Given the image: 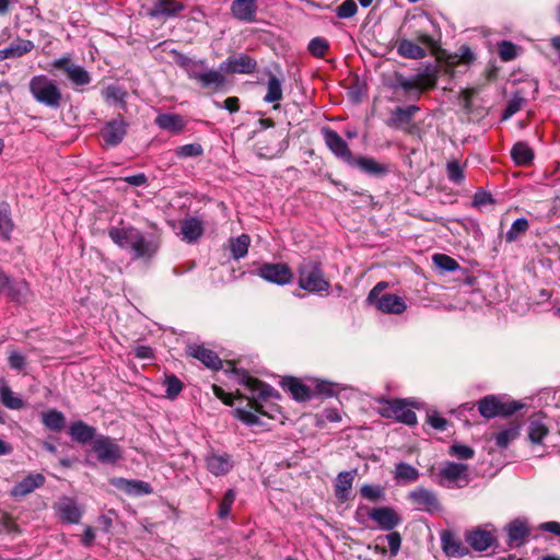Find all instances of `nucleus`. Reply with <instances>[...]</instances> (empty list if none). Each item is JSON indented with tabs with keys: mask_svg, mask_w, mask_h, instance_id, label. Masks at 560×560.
<instances>
[{
	"mask_svg": "<svg viewBox=\"0 0 560 560\" xmlns=\"http://www.w3.org/2000/svg\"><path fill=\"white\" fill-rule=\"evenodd\" d=\"M231 373L235 376L237 383L252 394L250 397H246L249 401V407L261 416L277 419V416L281 413L280 407L277 404L268 402V400H279L281 399V394L271 385L253 377L244 369L233 366Z\"/></svg>",
	"mask_w": 560,
	"mask_h": 560,
	"instance_id": "f257e3e1",
	"label": "nucleus"
},
{
	"mask_svg": "<svg viewBox=\"0 0 560 560\" xmlns=\"http://www.w3.org/2000/svg\"><path fill=\"white\" fill-rule=\"evenodd\" d=\"M108 235L120 248L128 249L135 259H149L153 257L160 248V241L156 236L153 234H143L133 226H113L109 229Z\"/></svg>",
	"mask_w": 560,
	"mask_h": 560,
	"instance_id": "f03ea898",
	"label": "nucleus"
},
{
	"mask_svg": "<svg viewBox=\"0 0 560 560\" xmlns=\"http://www.w3.org/2000/svg\"><path fill=\"white\" fill-rule=\"evenodd\" d=\"M383 406L378 409L381 417L385 419H395L396 421L409 427L417 424V415L407 407L419 408V404L411 399L394 398L381 399Z\"/></svg>",
	"mask_w": 560,
	"mask_h": 560,
	"instance_id": "7ed1b4c3",
	"label": "nucleus"
},
{
	"mask_svg": "<svg viewBox=\"0 0 560 560\" xmlns=\"http://www.w3.org/2000/svg\"><path fill=\"white\" fill-rule=\"evenodd\" d=\"M30 92L34 100L51 109L61 105V91L57 83L46 75H35L30 81Z\"/></svg>",
	"mask_w": 560,
	"mask_h": 560,
	"instance_id": "20e7f679",
	"label": "nucleus"
},
{
	"mask_svg": "<svg viewBox=\"0 0 560 560\" xmlns=\"http://www.w3.org/2000/svg\"><path fill=\"white\" fill-rule=\"evenodd\" d=\"M470 482L467 464L444 462L436 474V483L446 489H463Z\"/></svg>",
	"mask_w": 560,
	"mask_h": 560,
	"instance_id": "39448f33",
	"label": "nucleus"
},
{
	"mask_svg": "<svg viewBox=\"0 0 560 560\" xmlns=\"http://www.w3.org/2000/svg\"><path fill=\"white\" fill-rule=\"evenodd\" d=\"M387 284L388 282H377L370 291L366 302L384 314L399 315L405 312L406 303L402 298L396 294L383 293Z\"/></svg>",
	"mask_w": 560,
	"mask_h": 560,
	"instance_id": "423d86ee",
	"label": "nucleus"
},
{
	"mask_svg": "<svg viewBox=\"0 0 560 560\" xmlns=\"http://www.w3.org/2000/svg\"><path fill=\"white\" fill-rule=\"evenodd\" d=\"M478 411L486 419L495 417H509L523 408V404L517 400L502 401L499 396L487 395L478 400Z\"/></svg>",
	"mask_w": 560,
	"mask_h": 560,
	"instance_id": "0eeeda50",
	"label": "nucleus"
},
{
	"mask_svg": "<svg viewBox=\"0 0 560 560\" xmlns=\"http://www.w3.org/2000/svg\"><path fill=\"white\" fill-rule=\"evenodd\" d=\"M91 446L95 458L103 465L115 466L124 458L121 446L108 435L98 434Z\"/></svg>",
	"mask_w": 560,
	"mask_h": 560,
	"instance_id": "6e6552de",
	"label": "nucleus"
},
{
	"mask_svg": "<svg viewBox=\"0 0 560 560\" xmlns=\"http://www.w3.org/2000/svg\"><path fill=\"white\" fill-rule=\"evenodd\" d=\"M366 515L377 524V527L381 530L384 532L394 530L402 522V517L393 506L366 509Z\"/></svg>",
	"mask_w": 560,
	"mask_h": 560,
	"instance_id": "1a4fd4ad",
	"label": "nucleus"
},
{
	"mask_svg": "<svg viewBox=\"0 0 560 560\" xmlns=\"http://www.w3.org/2000/svg\"><path fill=\"white\" fill-rule=\"evenodd\" d=\"M322 135L327 148L331 153L347 165H350L354 159L348 143L340 137V135L329 127L322 129Z\"/></svg>",
	"mask_w": 560,
	"mask_h": 560,
	"instance_id": "9d476101",
	"label": "nucleus"
},
{
	"mask_svg": "<svg viewBox=\"0 0 560 560\" xmlns=\"http://www.w3.org/2000/svg\"><path fill=\"white\" fill-rule=\"evenodd\" d=\"M128 122L121 115L107 121L101 130L103 141L107 147H117L127 135Z\"/></svg>",
	"mask_w": 560,
	"mask_h": 560,
	"instance_id": "9b49d317",
	"label": "nucleus"
},
{
	"mask_svg": "<svg viewBox=\"0 0 560 560\" xmlns=\"http://www.w3.org/2000/svg\"><path fill=\"white\" fill-rule=\"evenodd\" d=\"M223 71L214 69H208L207 62L203 60V66L197 68L190 80H195L202 89H212L214 91L220 90L225 83V77L222 74Z\"/></svg>",
	"mask_w": 560,
	"mask_h": 560,
	"instance_id": "f8f14e48",
	"label": "nucleus"
},
{
	"mask_svg": "<svg viewBox=\"0 0 560 560\" xmlns=\"http://www.w3.org/2000/svg\"><path fill=\"white\" fill-rule=\"evenodd\" d=\"M54 68L67 73L68 79L78 86L88 85L91 82L90 73L81 66L72 63L69 57H62L54 61Z\"/></svg>",
	"mask_w": 560,
	"mask_h": 560,
	"instance_id": "ddd939ff",
	"label": "nucleus"
},
{
	"mask_svg": "<svg viewBox=\"0 0 560 560\" xmlns=\"http://www.w3.org/2000/svg\"><path fill=\"white\" fill-rule=\"evenodd\" d=\"M408 500L418 509L431 514L441 510V503L436 494L424 487H418L410 491L408 493Z\"/></svg>",
	"mask_w": 560,
	"mask_h": 560,
	"instance_id": "4468645a",
	"label": "nucleus"
},
{
	"mask_svg": "<svg viewBox=\"0 0 560 560\" xmlns=\"http://www.w3.org/2000/svg\"><path fill=\"white\" fill-rule=\"evenodd\" d=\"M256 67V60L246 54L229 57L220 63V70L226 73L250 74Z\"/></svg>",
	"mask_w": 560,
	"mask_h": 560,
	"instance_id": "2eb2a0df",
	"label": "nucleus"
},
{
	"mask_svg": "<svg viewBox=\"0 0 560 560\" xmlns=\"http://www.w3.org/2000/svg\"><path fill=\"white\" fill-rule=\"evenodd\" d=\"M279 384L284 390L289 392L292 398L298 402H305L314 398L313 388L305 385L298 377L283 376Z\"/></svg>",
	"mask_w": 560,
	"mask_h": 560,
	"instance_id": "dca6fc26",
	"label": "nucleus"
},
{
	"mask_svg": "<svg viewBox=\"0 0 560 560\" xmlns=\"http://www.w3.org/2000/svg\"><path fill=\"white\" fill-rule=\"evenodd\" d=\"M110 485L128 495L141 497L153 492L151 485L143 480L126 479L122 477L110 479Z\"/></svg>",
	"mask_w": 560,
	"mask_h": 560,
	"instance_id": "f3484780",
	"label": "nucleus"
},
{
	"mask_svg": "<svg viewBox=\"0 0 560 560\" xmlns=\"http://www.w3.org/2000/svg\"><path fill=\"white\" fill-rule=\"evenodd\" d=\"M230 10L235 20L254 23L258 11L257 0H233Z\"/></svg>",
	"mask_w": 560,
	"mask_h": 560,
	"instance_id": "a211bd4d",
	"label": "nucleus"
},
{
	"mask_svg": "<svg viewBox=\"0 0 560 560\" xmlns=\"http://www.w3.org/2000/svg\"><path fill=\"white\" fill-rule=\"evenodd\" d=\"M68 434L73 442L82 445L88 443H91L92 445L95 439L98 436L96 428L88 424L82 420L73 421L69 425Z\"/></svg>",
	"mask_w": 560,
	"mask_h": 560,
	"instance_id": "6ab92c4d",
	"label": "nucleus"
},
{
	"mask_svg": "<svg viewBox=\"0 0 560 560\" xmlns=\"http://www.w3.org/2000/svg\"><path fill=\"white\" fill-rule=\"evenodd\" d=\"M549 434V428L545 422L542 413H534L527 419V439L532 444L541 445L544 439Z\"/></svg>",
	"mask_w": 560,
	"mask_h": 560,
	"instance_id": "aec40b11",
	"label": "nucleus"
},
{
	"mask_svg": "<svg viewBox=\"0 0 560 560\" xmlns=\"http://www.w3.org/2000/svg\"><path fill=\"white\" fill-rule=\"evenodd\" d=\"M188 355L199 360L205 366L213 371L222 369V360L217 352L205 348L202 345H190L187 348Z\"/></svg>",
	"mask_w": 560,
	"mask_h": 560,
	"instance_id": "412c9836",
	"label": "nucleus"
},
{
	"mask_svg": "<svg viewBox=\"0 0 560 560\" xmlns=\"http://www.w3.org/2000/svg\"><path fill=\"white\" fill-rule=\"evenodd\" d=\"M206 466L209 472L215 477L228 475L234 467V460L228 453H212L206 457Z\"/></svg>",
	"mask_w": 560,
	"mask_h": 560,
	"instance_id": "4be33fe9",
	"label": "nucleus"
},
{
	"mask_svg": "<svg viewBox=\"0 0 560 560\" xmlns=\"http://www.w3.org/2000/svg\"><path fill=\"white\" fill-rule=\"evenodd\" d=\"M357 469L340 471L335 480V497L340 503H345L350 499V492L354 478L357 476Z\"/></svg>",
	"mask_w": 560,
	"mask_h": 560,
	"instance_id": "5701e85b",
	"label": "nucleus"
},
{
	"mask_svg": "<svg viewBox=\"0 0 560 560\" xmlns=\"http://www.w3.org/2000/svg\"><path fill=\"white\" fill-rule=\"evenodd\" d=\"M442 550L447 557H464L469 553V549L463 545L459 538H456L454 533L444 529L441 533Z\"/></svg>",
	"mask_w": 560,
	"mask_h": 560,
	"instance_id": "b1692460",
	"label": "nucleus"
},
{
	"mask_svg": "<svg viewBox=\"0 0 560 560\" xmlns=\"http://www.w3.org/2000/svg\"><path fill=\"white\" fill-rule=\"evenodd\" d=\"M349 166L357 167L364 174L373 177H383L388 173L387 165L378 163L375 159L370 156H354Z\"/></svg>",
	"mask_w": 560,
	"mask_h": 560,
	"instance_id": "393cba45",
	"label": "nucleus"
},
{
	"mask_svg": "<svg viewBox=\"0 0 560 560\" xmlns=\"http://www.w3.org/2000/svg\"><path fill=\"white\" fill-rule=\"evenodd\" d=\"M483 300L488 304H495L510 299V282H485Z\"/></svg>",
	"mask_w": 560,
	"mask_h": 560,
	"instance_id": "a878e982",
	"label": "nucleus"
},
{
	"mask_svg": "<svg viewBox=\"0 0 560 560\" xmlns=\"http://www.w3.org/2000/svg\"><path fill=\"white\" fill-rule=\"evenodd\" d=\"M205 226L202 220L196 217L185 218L180 222V235L183 241L188 244L197 242L203 234Z\"/></svg>",
	"mask_w": 560,
	"mask_h": 560,
	"instance_id": "bb28decb",
	"label": "nucleus"
},
{
	"mask_svg": "<svg viewBox=\"0 0 560 560\" xmlns=\"http://www.w3.org/2000/svg\"><path fill=\"white\" fill-rule=\"evenodd\" d=\"M184 4L176 0H156L149 11L151 18H174L184 10Z\"/></svg>",
	"mask_w": 560,
	"mask_h": 560,
	"instance_id": "cd10ccee",
	"label": "nucleus"
},
{
	"mask_svg": "<svg viewBox=\"0 0 560 560\" xmlns=\"http://www.w3.org/2000/svg\"><path fill=\"white\" fill-rule=\"evenodd\" d=\"M508 546L510 548L520 547L524 544V539L529 535V528L524 521L518 518L510 522L506 527Z\"/></svg>",
	"mask_w": 560,
	"mask_h": 560,
	"instance_id": "c85d7f7f",
	"label": "nucleus"
},
{
	"mask_svg": "<svg viewBox=\"0 0 560 560\" xmlns=\"http://www.w3.org/2000/svg\"><path fill=\"white\" fill-rule=\"evenodd\" d=\"M258 276L264 280H292L293 275L285 264H264L258 269Z\"/></svg>",
	"mask_w": 560,
	"mask_h": 560,
	"instance_id": "c756f323",
	"label": "nucleus"
},
{
	"mask_svg": "<svg viewBox=\"0 0 560 560\" xmlns=\"http://www.w3.org/2000/svg\"><path fill=\"white\" fill-rule=\"evenodd\" d=\"M494 540L495 538L491 532L481 528H476L466 534V541L474 550L479 552L487 550Z\"/></svg>",
	"mask_w": 560,
	"mask_h": 560,
	"instance_id": "7c9ffc66",
	"label": "nucleus"
},
{
	"mask_svg": "<svg viewBox=\"0 0 560 560\" xmlns=\"http://www.w3.org/2000/svg\"><path fill=\"white\" fill-rule=\"evenodd\" d=\"M59 517L68 524H78L82 517V512L77 502L70 498H63L57 506Z\"/></svg>",
	"mask_w": 560,
	"mask_h": 560,
	"instance_id": "2f4dec72",
	"label": "nucleus"
},
{
	"mask_svg": "<svg viewBox=\"0 0 560 560\" xmlns=\"http://www.w3.org/2000/svg\"><path fill=\"white\" fill-rule=\"evenodd\" d=\"M44 482L45 477L42 474L28 475L12 488L11 494L13 497H25L42 487Z\"/></svg>",
	"mask_w": 560,
	"mask_h": 560,
	"instance_id": "473e14b6",
	"label": "nucleus"
},
{
	"mask_svg": "<svg viewBox=\"0 0 560 560\" xmlns=\"http://www.w3.org/2000/svg\"><path fill=\"white\" fill-rule=\"evenodd\" d=\"M27 292V282H0V294L13 302L22 303Z\"/></svg>",
	"mask_w": 560,
	"mask_h": 560,
	"instance_id": "72a5a7b5",
	"label": "nucleus"
},
{
	"mask_svg": "<svg viewBox=\"0 0 560 560\" xmlns=\"http://www.w3.org/2000/svg\"><path fill=\"white\" fill-rule=\"evenodd\" d=\"M33 48V42L28 39H18L12 42L8 47L0 49V61L19 58L30 52Z\"/></svg>",
	"mask_w": 560,
	"mask_h": 560,
	"instance_id": "f704fd0d",
	"label": "nucleus"
},
{
	"mask_svg": "<svg viewBox=\"0 0 560 560\" xmlns=\"http://www.w3.org/2000/svg\"><path fill=\"white\" fill-rule=\"evenodd\" d=\"M420 110L418 105H409L407 107H397L392 112L387 120V126L398 128L402 125L409 124L416 113Z\"/></svg>",
	"mask_w": 560,
	"mask_h": 560,
	"instance_id": "c9c22d12",
	"label": "nucleus"
},
{
	"mask_svg": "<svg viewBox=\"0 0 560 560\" xmlns=\"http://www.w3.org/2000/svg\"><path fill=\"white\" fill-rule=\"evenodd\" d=\"M155 125L173 133H178L185 128V120L178 114H160L155 118Z\"/></svg>",
	"mask_w": 560,
	"mask_h": 560,
	"instance_id": "e433bc0d",
	"label": "nucleus"
},
{
	"mask_svg": "<svg viewBox=\"0 0 560 560\" xmlns=\"http://www.w3.org/2000/svg\"><path fill=\"white\" fill-rule=\"evenodd\" d=\"M393 476L397 483H411L419 479L420 472L412 465L406 462H398L395 464Z\"/></svg>",
	"mask_w": 560,
	"mask_h": 560,
	"instance_id": "4c0bfd02",
	"label": "nucleus"
},
{
	"mask_svg": "<svg viewBox=\"0 0 560 560\" xmlns=\"http://www.w3.org/2000/svg\"><path fill=\"white\" fill-rule=\"evenodd\" d=\"M397 52L404 58L415 60L422 59L427 56L424 48L406 38L397 42Z\"/></svg>",
	"mask_w": 560,
	"mask_h": 560,
	"instance_id": "58836bf2",
	"label": "nucleus"
},
{
	"mask_svg": "<svg viewBox=\"0 0 560 560\" xmlns=\"http://www.w3.org/2000/svg\"><path fill=\"white\" fill-rule=\"evenodd\" d=\"M0 401L8 409L19 410L24 407V400L16 396L9 384L1 380L0 382Z\"/></svg>",
	"mask_w": 560,
	"mask_h": 560,
	"instance_id": "ea45409f",
	"label": "nucleus"
},
{
	"mask_svg": "<svg viewBox=\"0 0 560 560\" xmlns=\"http://www.w3.org/2000/svg\"><path fill=\"white\" fill-rule=\"evenodd\" d=\"M520 424H511L509 428L501 430L497 433L492 434V439L495 442V445L501 448H508L510 443L516 440L520 436Z\"/></svg>",
	"mask_w": 560,
	"mask_h": 560,
	"instance_id": "a19ab883",
	"label": "nucleus"
},
{
	"mask_svg": "<svg viewBox=\"0 0 560 560\" xmlns=\"http://www.w3.org/2000/svg\"><path fill=\"white\" fill-rule=\"evenodd\" d=\"M43 424L50 431L60 432L66 427V417L56 409L42 413Z\"/></svg>",
	"mask_w": 560,
	"mask_h": 560,
	"instance_id": "79ce46f5",
	"label": "nucleus"
},
{
	"mask_svg": "<svg viewBox=\"0 0 560 560\" xmlns=\"http://www.w3.org/2000/svg\"><path fill=\"white\" fill-rule=\"evenodd\" d=\"M299 280H322L323 272L317 261L305 259L299 267Z\"/></svg>",
	"mask_w": 560,
	"mask_h": 560,
	"instance_id": "37998d69",
	"label": "nucleus"
},
{
	"mask_svg": "<svg viewBox=\"0 0 560 560\" xmlns=\"http://www.w3.org/2000/svg\"><path fill=\"white\" fill-rule=\"evenodd\" d=\"M511 156L515 164L527 165L533 161L534 152L527 143L517 142L513 145L511 150Z\"/></svg>",
	"mask_w": 560,
	"mask_h": 560,
	"instance_id": "c03bdc74",
	"label": "nucleus"
},
{
	"mask_svg": "<svg viewBox=\"0 0 560 560\" xmlns=\"http://www.w3.org/2000/svg\"><path fill=\"white\" fill-rule=\"evenodd\" d=\"M282 82L275 74L270 73L267 82V93L264 97L266 103H276L282 100Z\"/></svg>",
	"mask_w": 560,
	"mask_h": 560,
	"instance_id": "a18cd8bd",
	"label": "nucleus"
},
{
	"mask_svg": "<svg viewBox=\"0 0 560 560\" xmlns=\"http://www.w3.org/2000/svg\"><path fill=\"white\" fill-rule=\"evenodd\" d=\"M250 238L247 234H242L238 237L230 240L231 255L234 259H241L248 253Z\"/></svg>",
	"mask_w": 560,
	"mask_h": 560,
	"instance_id": "49530a36",
	"label": "nucleus"
},
{
	"mask_svg": "<svg viewBox=\"0 0 560 560\" xmlns=\"http://www.w3.org/2000/svg\"><path fill=\"white\" fill-rule=\"evenodd\" d=\"M13 230L10 206L7 202H0V236L4 240L10 238Z\"/></svg>",
	"mask_w": 560,
	"mask_h": 560,
	"instance_id": "de8ad7c7",
	"label": "nucleus"
},
{
	"mask_svg": "<svg viewBox=\"0 0 560 560\" xmlns=\"http://www.w3.org/2000/svg\"><path fill=\"white\" fill-rule=\"evenodd\" d=\"M163 384L166 386L165 397L170 400H174L184 388L183 382L175 374L165 375Z\"/></svg>",
	"mask_w": 560,
	"mask_h": 560,
	"instance_id": "09e8293b",
	"label": "nucleus"
},
{
	"mask_svg": "<svg viewBox=\"0 0 560 560\" xmlns=\"http://www.w3.org/2000/svg\"><path fill=\"white\" fill-rule=\"evenodd\" d=\"M528 220L525 218L516 219L510 230L505 233V241L508 243L515 242L522 234H524L528 229Z\"/></svg>",
	"mask_w": 560,
	"mask_h": 560,
	"instance_id": "8fccbe9b",
	"label": "nucleus"
},
{
	"mask_svg": "<svg viewBox=\"0 0 560 560\" xmlns=\"http://www.w3.org/2000/svg\"><path fill=\"white\" fill-rule=\"evenodd\" d=\"M360 493L363 498L372 502L385 500V490L380 485L365 483L361 487Z\"/></svg>",
	"mask_w": 560,
	"mask_h": 560,
	"instance_id": "3c124183",
	"label": "nucleus"
},
{
	"mask_svg": "<svg viewBox=\"0 0 560 560\" xmlns=\"http://www.w3.org/2000/svg\"><path fill=\"white\" fill-rule=\"evenodd\" d=\"M432 260L440 271H454L459 268L458 262L446 254H434Z\"/></svg>",
	"mask_w": 560,
	"mask_h": 560,
	"instance_id": "603ef678",
	"label": "nucleus"
},
{
	"mask_svg": "<svg viewBox=\"0 0 560 560\" xmlns=\"http://www.w3.org/2000/svg\"><path fill=\"white\" fill-rule=\"evenodd\" d=\"M176 63L184 69L187 77L190 79L192 72H195L197 68H201L203 66V60H195L184 54H178L176 57Z\"/></svg>",
	"mask_w": 560,
	"mask_h": 560,
	"instance_id": "864d4df0",
	"label": "nucleus"
},
{
	"mask_svg": "<svg viewBox=\"0 0 560 560\" xmlns=\"http://www.w3.org/2000/svg\"><path fill=\"white\" fill-rule=\"evenodd\" d=\"M236 492L234 489H228L219 503L218 517L223 520L229 516L231 508L235 501Z\"/></svg>",
	"mask_w": 560,
	"mask_h": 560,
	"instance_id": "5fc2aeb1",
	"label": "nucleus"
},
{
	"mask_svg": "<svg viewBox=\"0 0 560 560\" xmlns=\"http://www.w3.org/2000/svg\"><path fill=\"white\" fill-rule=\"evenodd\" d=\"M448 454L457 459L466 460L475 456V450L471 446L455 442L448 447Z\"/></svg>",
	"mask_w": 560,
	"mask_h": 560,
	"instance_id": "6e6d98bb",
	"label": "nucleus"
},
{
	"mask_svg": "<svg viewBox=\"0 0 560 560\" xmlns=\"http://www.w3.org/2000/svg\"><path fill=\"white\" fill-rule=\"evenodd\" d=\"M102 95L106 102L125 104L126 91L117 85H108L103 90Z\"/></svg>",
	"mask_w": 560,
	"mask_h": 560,
	"instance_id": "4d7b16f0",
	"label": "nucleus"
},
{
	"mask_svg": "<svg viewBox=\"0 0 560 560\" xmlns=\"http://www.w3.org/2000/svg\"><path fill=\"white\" fill-rule=\"evenodd\" d=\"M203 153V148L199 143H188L175 149L176 156L180 159L200 156Z\"/></svg>",
	"mask_w": 560,
	"mask_h": 560,
	"instance_id": "13d9d810",
	"label": "nucleus"
},
{
	"mask_svg": "<svg viewBox=\"0 0 560 560\" xmlns=\"http://www.w3.org/2000/svg\"><path fill=\"white\" fill-rule=\"evenodd\" d=\"M400 90L404 92V96L410 101H418L421 96V89L416 78H409L402 83Z\"/></svg>",
	"mask_w": 560,
	"mask_h": 560,
	"instance_id": "bf43d9fd",
	"label": "nucleus"
},
{
	"mask_svg": "<svg viewBox=\"0 0 560 560\" xmlns=\"http://www.w3.org/2000/svg\"><path fill=\"white\" fill-rule=\"evenodd\" d=\"M330 282H299V289L312 294H329Z\"/></svg>",
	"mask_w": 560,
	"mask_h": 560,
	"instance_id": "052dcab7",
	"label": "nucleus"
},
{
	"mask_svg": "<svg viewBox=\"0 0 560 560\" xmlns=\"http://www.w3.org/2000/svg\"><path fill=\"white\" fill-rule=\"evenodd\" d=\"M233 416H234V418L238 419L240 421H242L244 424H246L248 427L262 424L261 420L259 419V417L257 415H255L248 410H245L243 408H236L235 410H233Z\"/></svg>",
	"mask_w": 560,
	"mask_h": 560,
	"instance_id": "680f3d73",
	"label": "nucleus"
},
{
	"mask_svg": "<svg viewBox=\"0 0 560 560\" xmlns=\"http://www.w3.org/2000/svg\"><path fill=\"white\" fill-rule=\"evenodd\" d=\"M328 49L329 43L323 37H315L308 44V51L317 58L324 57Z\"/></svg>",
	"mask_w": 560,
	"mask_h": 560,
	"instance_id": "e2e57ef3",
	"label": "nucleus"
},
{
	"mask_svg": "<svg viewBox=\"0 0 560 560\" xmlns=\"http://www.w3.org/2000/svg\"><path fill=\"white\" fill-rule=\"evenodd\" d=\"M495 203L494 198L492 195L486 190H477L472 198V207L481 210L482 208H486L487 206H492Z\"/></svg>",
	"mask_w": 560,
	"mask_h": 560,
	"instance_id": "0e129e2a",
	"label": "nucleus"
},
{
	"mask_svg": "<svg viewBox=\"0 0 560 560\" xmlns=\"http://www.w3.org/2000/svg\"><path fill=\"white\" fill-rule=\"evenodd\" d=\"M358 11V5L354 0H345L336 8V15L339 19H350Z\"/></svg>",
	"mask_w": 560,
	"mask_h": 560,
	"instance_id": "69168bd1",
	"label": "nucleus"
},
{
	"mask_svg": "<svg viewBox=\"0 0 560 560\" xmlns=\"http://www.w3.org/2000/svg\"><path fill=\"white\" fill-rule=\"evenodd\" d=\"M448 179L455 184H460L464 178V168L457 161L448 162L446 165Z\"/></svg>",
	"mask_w": 560,
	"mask_h": 560,
	"instance_id": "338daca9",
	"label": "nucleus"
},
{
	"mask_svg": "<svg viewBox=\"0 0 560 560\" xmlns=\"http://www.w3.org/2000/svg\"><path fill=\"white\" fill-rule=\"evenodd\" d=\"M517 55V47L512 42L502 40L499 44V56L503 61L513 60Z\"/></svg>",
	"mask_w": 560,
	"mask_h": 560,
	"instance_id": "774afa93",
	"label": "nucleus"
}]
</instances>
